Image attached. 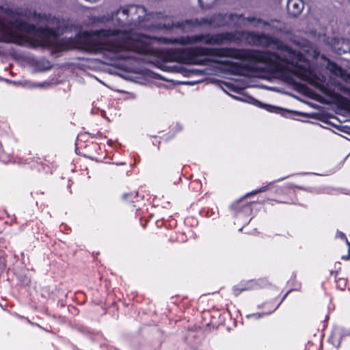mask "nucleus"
Here are the masks:
<instances>
[{
  "mask_svg": "<svg viewBox=\"0 0 350 350\" xmlns=\"http://www.w3.org/2000/svg\"><path fill=\"white\" fill-rule=\"evenodd\" d=\"M256 286V282L254 280H250L245 282H241L240 284L233 286V293L235 296H238L242 291L252 290Z\"/></svg>",
  "mask_w": 350,
  "mask_h": 350,
  "instance_id": "9d476101",
  "label": "nucleus"
},
{
  "mask_svg": "<svg viewBox=\"0 0 350 350\" xmlns=\"http://www.w3.org/2000/svg\"><path fill=\"white\" fill-rule=\"evenodd\" d=\"M233 98L237 99V100H241L239 98L237 97V96H233Z\"/></svg>",
  "mask_w": 350,
  "mask_h": 350,
  "instance_id": "5701e85b",
  "label": "nucleus"
},
{
  "mask_svg": "<svg viewBox=\"0 0 350 350\" xmlns=\"http://www.w3.org/2000/svg\"><path fill=\"white\" fill-rule=\"evenodd\" d=\"M344 336H350V329L345 331Z\"/></svg>",
  "mask_w": 350,
  "mask_h": 350,
  "instance_id": "6ab92c4d",
  "label": "nucleus"
},
{
  "mask_svg": "<svg viewBox=\"0 0 350 350\" xmlns=\"http://www.w3.org/2000/svg\"><path fill=\"white\" fill-rule=\"evenodd\" d=\"M336 50L338 53H350V40L347 39L342 40V47L341 48H336Z\"/></svg>",
  "mask_w": 350,
  "mask_h": 350,
  "instance_id": "ddd939ff",
  "label": "nucleus"
},
{
  "mask_svg": "<svg viewBox=\"0 0 350 350\" xmlns=\"http://www.w3.org/2000/svg\"><path fill=\"white\" fill-rule=\"evenodd\" d=\"M175 128H176V129L177 131H181L182 130V126L179 124H176V125L175 126Z\"/></svg>",
  "mask_w": 350,
  "mask_h": 350,
  "instance_id": "a211bd4d",
  "label": "nucleus"
},
{
  "mask_svg": "<svg viewBox=\"0 0 350 350\" xmlns=\"http://www.w3.org/2000/svg\"><path fill=\"white\" fill-rule=\"evenodd\" d=\"M146 12L142 5H131L122 8L111 16H102L98 20L100 22L111 21L118 28L83 31L74 38L62 40L55 29L39 27L36 29L39 38L38 46L52 47L56 52L76 48L92 54H103L111 62H139L142 59V55L150 51L147 38L135 31L142 27Z\"/></svg>",
  "mask_w": 350,
  "mask_h": 350,
  "instance_id": "f257e3e1",
  "label": "nucleus"
},
{
  "mask_svg": "<svg viewBox=\"0 0 350 350\" xmlns=\"http://www.w3.org/2000/svg\"><path fill=\"white\" fill-rule=\"evenodd\" d=\"M256 102L259 103L260 107L264 108L267 111L271 112V113H275L280 114L282 116L287 117V116L291 112L288 110L284 109L283 108H281V107H277V106H273V105H265V104H261L258 101H256Z\"/></svg>",
  "mask_w": 350,
  "mask_h": 350,
  "instance_id": "9b49d317",
  "label": "nucleus"
},
{
  "mask_svg": "<svg viewBox=\"0 0 350 350\" xmlns=\"http://www.w3.org/2000/svg\"><path fill=\"white\" fill-rule=\"evenodd\" d=\"M297 188H299L300 189H304V188L302 187H297Z\"/></svg>",
  "mask_w": 350,
  "mask_h": 350,
  "instance_id": "393cba45",
  "label": "nucleus"
},
{
  "mask_svg": "<svg viewBox=\"0 0 350 350\" xmlns=\"http://www.w3.org/2000/svg\"><path fill=\"white\" fill-rule=\"evenodd\" d=\"M241 34L245 42L252 46L268 47L276 42V40L274 38L265 33L242 31Z\"/></svg>",
  "mask_w": 350,
  "mask_h": 350,
  "instance_id": "39448f33",
  "label": "nucleus"
},
{
  "mask_svg": "<svg viewBox=\"0 0 350 350\" xmlns=\"http://www.w3.org/2000/svg\"><path fill=\"white\" fill-rule=\"evenodd\" d=\"M23 45H24V44H25V36H23Z\"/></svg>",
  "mask_w": 350,
  "mask_h": 350,
  "instance_id": "412c9836",
  "label": "nucleus"
},
{
  "mask_svg": "<svg viewBox=\"0 0 350 350\" xmlns=\"http://www.w3.org/2000/svg\"><path fill=\"white\" fill-rule=\"evenodd\" d=\"M336 237L337 238H340L344 241H345L347 245L349 246V248H348V254L347 256H343L342 257V259H344V260H349L350 258V243L348 241L347 237H346V235L342 232H340V231H337L336 232Z\"/></svg>",
  "mask_w": 350,
  "mask_h": 350,
  "instance_id": "4468645a",
  "label": "nucleus"
},
{
  "mask_svg": "<svg viewBox=\"0 0 350 350\" xmlns=\"http://www.w3.org/2000/svg\"><path fill=\"white\" fill-rule=\"evenodd\" d=\"M0 16V41L22 45V15L10 8L3 11Z\"/></svg>",
  "mask_w": 350,
  "mask_h": 350,
  "instance_id": "7ed1b4c3",
  "label": "nucleus"
},
{
  "mask_svg": "<svg viewBox=\"0 0 350 350\" xmlns=\"http://www.w3.org/2000/svg\"><path fill=\"white\" fill-rule=\"evenodd\" d=\"M267 187V186L261 187L258 189L247 193L243 198L240 199L239 201L232 204L231 206V208L232 211H233L234 217H237V219L242 218L243 217H248L252 213L251 204L248 202L245 203V198L251 195L256 194L260 192H263L266 191Z\"/></svg>",
  "mask_w": 350,
  "mask_h": 350,
  "instance_id": "423d86ee",
  "label": "nucleus"
},
{
  "mask_svg": "<svg viewBox=\"0 0 350 350\" xmlns=\"http://www.w3.org/2000/svg\"><path fill=\"white\" fill-rule=\"evenodd\" d=\"M48 64H49V66H48L47 68H51V65H50V63H49V62H48Z\"/></svg>",
  "mask_w": 350,
  "mask_h": 350,
  "instance_id": "b1692460",
  "label": "nucleus"
},
{
  "mask_svg": "<svg viewBox=\"0 0 350 350\" xmlns=\"http://www.w3.org/2000/svg\"><path fill=\"white\" fill-rule=\"evenodd\" d=\"M12 160V157L10 154H6L3 150H0V161L4 163H7Z\"/></svg>",
  "mask_w": 350,
  "mask_h": 350,
  "instance_id": "2eb2a0df",
  "label": "nucleus"
},
{
  "mask_svg": "<svg viewBox=\"0 0 350 350\" xmlns=\"http://www.w3.org/2000/svg\"><path fill=\"white\" fill-rule=\"evenodd\" d=\"M215 1L216 0H198L199 3L202 7H208Z\"/></svg>",
  "mask_w": 350,
  "mask_h": 350,
  "instance_id": "dca6fc26",
  "label": "nucleus"
},
{
  "mask_svg": "<svg viewBox=\"0 0 350 350\" xmlns=\"http://www.w3.org/2000/svg\"><path fill=\"white\" fill-rule=\"evenodd\" d=\"M288 293H289V291H288L284 295V297L282 299L281 301L276 306H272L271 309L269 311H268V312H263L262 313L253 314H251L250 317H254V318L258 319H260V317H263L265 315H268V314H271L272 312H273L278 308V306H280V303L286 298V297L287 296Z\"/></svg>",
  "mask_w": 350,
  "mask_h": 350,
  "instance_id": "f8f14e48",
  "label": "nucleus"
},
{
  "mask_svg": "<svg viewBox=\"0 0 350 350\" xmlns=\"http://www.w3.org/2000/svg\"><path fill=\"white\" fill-rule=\"evenodd\" d=\"M247 20L250 22V23H252V22H254L256 21V18L254 17H248L247 18ZM258 23H263L264 25H267L268 23L267 22H264L262 21L261 19H256Z\"/></svg>",
  "mask_w": 350,
  "mask_h": 350,
  "instance_id": "f3484780",
  "label": "nucleus"
},
{
  "mask_svg": "<svg viewBox=\"0 0 350 350\" xmlns=\"http://www.w3.org/2000/svg\"><path fill=\"white\" fill-rule=\"evenodd\" d=\"M214 21L215 19L213 18L186 19L185 21H178L176 23H174L173 25L177 28L185 29L187 27H199L204 24L212 25L214 23Z\"/></svg>",
  "mask_w": 350,
  "mask_h": 350,
  "instance_id": "6e6552de",
  "label": "nucleus"
},
{
  "mask_svg": "<svg viewBox=\"0 0 350 350\" xmlns=\"http://www.w3.org/2000/svg\"><path fill=\"white\" fill-rule=\"evenodd\" d=\"M327 68L332 73L336 76L340 77L347 83L346 85L338 84L337 89L340 90L342 94L350 96V74L338 66L336 64L331 62H328Z\"/></svg>",
  "mask_w": 350,
  "mask_h": 350,
  "instance_id": "0eeeda50",
  "label": "nucleus"
},
{
  "mask_svg": "<svg viewBox=\"0 0 350 350\" xmlns=\"http://www.w3.org/2000/svg\"><path fill=\"white\" fill-rule=\"evenodd\" d=\"M226 57L245 62L244 64L228 62L227 70L234 75H245L249 71L256 70V64H262L272 74L290 82H294L295 79L312 82L314 77L313 72L303 55L287 46L280 53L231 47L202 46L170 49L164 53V58L167 62L194 65H207L211 62L223 63V59Z\"/></svg>",
  "mask_w": 350,
  "mask_h": 350,
  "instance_id": "f03ea898",
  "label": "nucleus"
},
{
  "mask_svg": "<svg viewBox=\"0 0 350 350\" xmlns=\"http://www.w3.org/2000/svg\"><path fill=\"white\" fill-rule=\"evenodd\" d=\"M304 7L302 0H288L286 8L290 15L293 16H298Z\"/></svg>",
  "mask_w": 350,
  "mask_h": 350,
  "instance_id": "1a4fd4ad",
  "label": "nucleus"
},
{
  "mask_svg": "<svg viewBox=\"0 0 350 350\" xmlns=\"http://www.w3.org/2000/svg\"><path fill=\"white\" fill-rule=\"evenodd\" d=\"M236 40L235 34L231 32L215 34H198L180 36L175 38H164V42L172 44L189 45L203 42L210 45H220L225 42Z\"/></svg>",
  "mask_w": 350,
  "mask_h": 350,
  "instance_id": "20e7f679",
  "label": "nucleus"
},
{
  "mask_svg": "<svg viewBox=\"0 0 350 350\" xmlns=\"http://www.w3.org/2000/svg\"><path fill=\"white\" fill-rule=\"evenodd\" d=\"M26 26H27L26 23L23 21V32H24V31H25V30L26 29V27H27Z\"/></svg>",
  "mask_w": 350,
  "mask_h": 350,
  "instance_id": "aec40b11",
  "label": "nucleus"
},
{
  "mask_svg": "<svg viewBox=\"0 0 350 350\" xmlns=\"http://www.w3.org/2000/svg\"><path fill=\"white\" fill-rule=\"evenodd\" d=\"M250 220H251V219H250L247 221H246L245 224H247L250 221Z\"/></svg>",
  "mask_w": 350,
  "mask_h": 350,
  "instance_id": "4be33fe9",
  "label": "nucleus"
}]
</instances>
